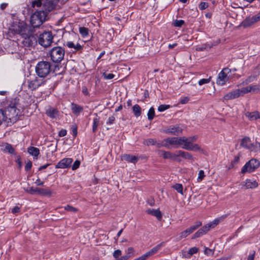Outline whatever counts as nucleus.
<instances>
[{
    "label": "nucleus",
    "mask_w": 260,
    "mask_h": 260,
    "mask_svg": "<svg viewBox=\"0 0 260 260\" xmlns=\"http://www.w3.org/2000/svg\"><path fill=\"white\" fill-rule=\"evenodd\" d=\"M19 35V45L23 47H30L37 43L36 36L32 35V29L25 23H19L17 25V34Z\"/></svg>",
    "instance_id": "1"
},
{
    "label": "nucleus",
    "mask_w": 260,
    "mask_h": 260,
    "mask_svg": "<svg viewBox=\"0 0 260 260\" xmlns=\"http://www.w3.org/2000/svg\"><path fill=\"white\" fill-rule=\"evenodd\" d=\"M16 100L13 99L6 109L5 112L0 109V125L6 121L7 118L13 122L16 120Z\"/></svg>",
    "instance_id": "2"
},
{
    "label": "nucleus",
    "mask_w": 260,
    "mask_h": 260,
    "mask_svg": "<svg viewBox=\"0 0 260 260\" xmlns=\"http://www.w3.org/2000/svg\"><path fill=\"white\" fill-rule=\"evenodd\" d=\"M45 80L43 79L35 77L32 79L26 80L22 84L21 88L22 90L26 92L36 90L40 86L45 83Z\"/></svg>",
    "instance_id": "3"
},
{
    "label": "nucleus",
    "mask_w": 260,
    "mask_h": 260,
    "mask_svg": "<svg viewBox=\"0 0 260 260\" xmlns=\"http://www.w3.org/2000/svg\"><path fill=\"white\" fill-rule=\"evenodd\" d=\"M51 66V63L49 61H39L35 68L37 75L40 78L46 77L50 72Z\"/></svg>",
    "instance_id": "4"
},
{
    "label": "nucleus",
    "mask_w": 260,
    "mask_h": 260,
    "mask_svg": "<svg viewBox=\"0 0 260 260\" xmlns=\"http://www.w3.org/2000/svg\"><path fill=\"white\" fill-rule=\"evenodd\" d=\"M47 13L44 11L35 12L30 17V22L34 27H38L45 21Z\"/></svg>",
    "instance_id": "5"
},
{
    "label": "nucleus",
    "mask_w": 260,
    "mask_h": 260,
    "mask_svg": "<svg viewBox=\"0 0 260 260\" xmlns=\"http://www.w3.org/2000/svg\"><path fill=\"white\" fill-rule=\"evenodd\" d=\"M240 145L250 152L255 153L260 152V143L255 142V143H252L250 138L248 137H245L241 140Z\"/></svg>",
    "instance_id": "6"
},
{
    "label": "nucleus",
    "mask_w": 260,
    "mask_h": 260,
    "mask_svg": "<svg viewBox=\"0 0 260 260\" xmlns=\"http://www.w3.org/2000/svg\"><path fill=\"white\" fill-rule=\"evenodd\" d=\"M65 51L59 46L52 48L49 52L51 59L54 62H60L64 58Z\"/></svg>",
    "instance_id": "7"
},
{
    "label": "nucleus",
    "mask_w": 260,
    "mask_h": 260,
    "mask_svg": "<svg viewBox=\"0 0 260 260\" xmlns=\"http://www.w3.org/2000/svg\"><path fill=\"white\" fill-rule=\"evenodd\" d=\"M180 147L183 149L191 151L201 150V147L198 144L191 143L188 137H180Z\"/></svg>",
    "instance_id": "8"
},
{
    "label": "nucleus",
    "mask_w": 260,
    "mask_h": 260,
    "mask_svg": "<svg viewBox=\"0 0 260 260\" xmlns=\"http://www.w3.org/2000/svg\"><path fill=\"white\" fill-rule=\"evenodd\" d=\"M53 36L51 31H44L40 35L38 38V42L40 45L47 47L52 43Z\"/></svg>",
    "instance_id": "9"
},
{
    "label": "nucleus",
    "mask_w": 260,
    "mask_h": 260,
    "mask_svg": "<svg viewBox=\"0 0 260 260\" xmlns=\"http://www.w3.org/2000/svg\"><path fill=\"white\" fill-rule=\"evenodd\" d=\"M260 166V162L256 159H251L243 167L241 170V173L245 174L246 173H251L254 171Z\"/></svg>",
    "instance_id": "10"
},
{
    "label": "nucleus",
    "mask_w": 260,
    "mask_h": 260,
    "mask_svg": "<svg viewBox=\"0 0 260 260\" xmlns=\"http://www.w3.org/2000/svg\"><path fill=\"white\" fill-rule=\"evenodd\" d=\"M231 72L229 68H224L219 74L216 80V83L219 85H224L229 79L228 74Z\"/></svg>",
    "instance_id": "11"
},
{
    "label": "nucleus",
    "mask_w": 260,
    "mask_h": 260,
    "mask_svg": "<svg viewBox=\"0 0 260 260\" xmlns=\"http://www.w3.org/2000/svg\"><path fill=\"white\" fill-rule=\"evenodd\" d=\"M164 132L168 134L178 136L182 133V128L179 125H172L166 127Z\"/></svg>",
    "instance_id": "12"
},
{
    "label": "nucleus",
    "mask_w": 260,
    "mask_h": 260,
    "mask_svg": "<svg viewBox=\"0 0 260 260\" xmlns=\"http://www.w3.org/2000/svg\"><path fill=\"white\" fill-rule=\"evenodd\" d=\"M162 146L169 148V145H174L176 148L180 147V137H170L164 140Z\"/></svg>",
    "instance_id": "13"
},
{
    "label": "nucleus",
    "mask_w": 260,
    "mask_h": 260,
    "mask_svg": "<svg viewBox=\"0 0 260 260\" xmlns=\"http://www.w3.org/2000/svg\"><path fill=\"white\" fill-rule=\"evenodd\" d=\"M29 192L31 194H38L42 196H51V191L48 188H42L31 187L29 189Z\"/></svg>",
    "instance_id": "14"
},
{
    "label": "nucleus",
    "mask_w": 260,
    "mask_h": 260,
    "mask_svg": "<svg viewBox=\"0 0 260 260\" xmlns=\"http://www.w3.org/2000/svg\"><path fill=\"white\" fill-rule=\"evenodd\" d=\"M201 225H202V223L200 221L197 222L196 223V224L190 226L188 229H187L186 230L180 233L179 234V237L178 238V240H180L182 238L186 237L189 235H190L191 233L193 232L196 230H197Z\"/></svg>",
    "instance_id": "15"
},
{
    "label": "nucleus",
    "mask_w": 260,
    "mask_h": 260,
    "mask_svg": "<svg viewBox=\"0 0 260 260\" xmlns=\"http://www.w3.org/2000/svg\"><path fill=\"white\" fill-rule=\"evenodd\" d=\"M259 21H260V11L252 17L246 19L243 22V25L245 27L249 26Z\"/></svg>",
    "instance_id": "16"
},
{
    "label": "nucleus",
    "mask_w": 260,
    "mask_h": 260,
    "mask_svg": "<svg viewBox=\"0 0 260 260\" xmlns=\"http://www.w3.org/2000/svg\"><path fill=\"white\" fill-rule=\"evenodd\" d=\"M73 161L71 158H64L60 160L56 165L55 168L65 169L70 166Z\"/></svg>",
    "instance_id": "17"
},
{
    "label": "nucleus",
    "mask_w": 260,
    "mask_h": 260,
    "mask_svg": "<svg viewBox=\"0 0 260 260\" xmlns=\"http://www.w3.org/2000/svg\"><path fill=\"white\" fill-rule=\"evenodd\" d=\"M258 183L255 180L246 179L241 183V185L245 189L254 188L258 186Z\"/></svg>",
    "instance_id": "18"
},
{
    "label": "nucleus",
    "mask_w": 260,
    "mask_h": 260,
    "mask_svg": "<svg viewBox=\"0 0 260 260\" xmlns=\"http://www.w3.org/2000/svg\"><path fill=\"white\" fill-rule=\"evenodd\" d=\"M164 242L160 243V244L152 248L149 251L144 254L143 255L144 256L146 259H147L149 257L151 256L154 254L156 253L159 250L160 248L164 246Z\"/></svg>",
    "instance_id": "19"
},
{
    "label": "nucleus",
    "mask_w": 260,
    "mask_h": 260,
    "mask_svg": "<svg viewBox=\"0 0 260 260\" xmlns=\"http://www.w3.org/2000/svg\"><path fill=\"white\" fill-rule=\"evenodd\" d=\"M164 242L160 243V244L152 248L149 251L144 254L143 255L144 256L146 259H147L149 257L151 256L154 254L156 253L159 250L160 248L164 246Z\"/></svg>",
    "instance_id": "20"
},
{
    "label": "nucleus",
    "mask_w": 260,
    "mask_h": 260,
    "mask_svg": "<svg viewBox=\"0 0 260 260\" xmlns=\"http://www.w3.org/2000/svg\"><path fill=\"white\" fill-rule=\"evenodd\" d=\"M239 96H240V95L239 93V89H237L226 94L224 96V100L228 101L238 98Z\"/></svg>",
    "instance_id": "21"
},
{
    "label": "nucleus",
    "mask_w": 260,
    "mask_h": 260,
    "mask_svg": "<svg viewBox=\"0 0 260 260\" xmlns=\"http://www.w3.org/2000/svg\"><path fill=\"white\" fill-rule=\"evenodd\" d=\"M1 150L5 152H8L10 154H14L15 153V149L12 146L8 143H3L0 145Z\"/></svg>",
    "instance_id": "22"
},
{
    "label": "nucleus",
    "mask_w": 260,
    "mask_h": 260,
    "mask_svg": "<svg viewBox=\"0 0 260 260\" xmlns=\"http://www.w3.org/2000/svg\"><path fill=\"white\" fill-rule=\"evenodd\" d=\"M64 45L67 46L70 49H73L75 51H80L82 49L83 47L79 44H75L72 41H67L64 43Z\"/></svg>",
    "instance_id": "23"
},
{
    "label": "nucleus",
    "mask_w": 260,
    "mask_h": 260,
    "mask_svg": "<svg viewBox=\"0 0 260 260\" xmlns=\"http://www.w3.org/2000/svg\"><path fill=\"white\" fill-rule=\"evenodd\" d=\"M71 109L72 112L76 116L79 115L80 113L82 112L83 110V107L74 103H71Z\"/></svg>",
    "instance_id": "24"
},
{
    "label": "nucleus",
    "mask_w": 260,
    "mask_h": 260,
    "mask_svg": "<svg viewBox=\"0 0 260 260\" xmlns=\"http://www.w3.org/2000/svg\"><path fill=\"white\" fill-rule=\"evenodd\" d=\"M177 157L181 156L186 159L193 160V157L192 155L187 152L182 150H179L177 151Z\"/></svg>",
    "instance_id": "25"
},
{
    "label": "nucleus",
    "mask_w": 260,
    "mask_h": 260,
    "mask_svg": "<svg viewBox=\"0 0 260 260\" xmlns=\"http://www.w3.org/2000/svg\"><path fill=\"white\" fill-rule=\"evenodd\" d=\"M27 152L29 154L33 156L35 158H37L40 154V150L39 148L34 146L29 147L27 148Z\"/></svg>",
    "instance_id": "26"
},
{
    "label": "nucleus",
    "mask_w": 260,
    "mask_h": 260,
    "mask_svg": "<svg viewBox=\"0 0 260 260\" xmlns=\"http://www.w3.org/2000/svg\"><path fill=\"white\" fill-rule=\"evenodd\" d=\"M162 157L165 159H171L173 160H177V152L173 153L170 151H164L162 152Z\"/></svg>",
    "instance_id": "27"
},
{
    "label": "nucleus",
    "mask_w": 260,
    "mask_h": 260,
    "mask_svg": "<svg viewBox=\"0 0 260 260\" xmlns=\"http://www.w3.org/2000/svg\"><path fill=\"white\" fill-rule=\"evenodd\" d=\"M146 212L150 215L156 217L158 220H160L162 218V214L158 209H148Z\"/></svg>",
    "instance_id": "28"
},
{
    "label": "nucleus",
    "mask_w": 260,
    "mask_h": 260,
    "mask_svg": "<svg viewBox=\"0 0 260 260\" xmlns=\"http://www.w3.org/2000/svg\"><path fill=\"white\" fill-rule=\"evenodd\" d=\"M123 160H126L128 162L136 163L137 162L138 158L136 156L130 155V154H124L122 156Z\"/></svg>",
    "instance_id": "29"
},
{
    "label": "nucleus",
    "mask_w": 260,
    "mask_h": 260,
    "mask_svg": "<svg viewBox=\"0 0 260 260\" xmlns=\"http://www.w3.org/2000/svg\"><path fill=\"white\" fill-rule=\"evenodd\" d=\"M46 114L52 118H55L58 115V112L54 108H49L46 111Z\"/></svg>",
    "instance_id": "30"
},
{
    "label": "nucleus",
    "mask_w": 260,
    "mask_h": 260,
    "mask_svg": "<svg viewBox=\"0 0 260 260\" xmlns=\"http://www.w3.org/2000/svg\"><path fill=\"white\" fill-rule=\"evenodd\" d=\"M246 116L248 117V118L250 120H256L258 118H260V114L257 111L248 113L246 114Z\"/></svg>",
    "instance_id": "31"
},
{
    "label": "nucleus",
    "mask_w": 260,
    "mask_h": 260,
    "mask_svg": "<svg viewBox=\"0 0 260 260\" xmlns=\"http://www.w3.org/2000/svg\"><path fill=\"white\" fill-rule=\"evenodd\" d=\"M133 111L136 117H139L141 114V108L139 105L136 104L133 107Z\"/></svg>",
    "instance_id": "32"
},
{
    "label": "nucleus",
    "mask_w": 260,
    "mask_h": 260,
    "mask_svg": "<svg viewBox=\"0 0 260 260\" xmlns=\"http://www.w3.org/2000/svg\"><path fill=\"white\" fill-rule=\"evenodd\" d=\"M79 31L83 38H85L89 35V29L86 27H80Z\"/></svg>",
    "instance_id": "33"
},
{
    "label": "nucleus",
    "mask_w": 260,
    "mask_h": 260,
    "mask_svg": "<svg viewBox=\"0 0 260 260\" xmlns=\"http://www.w3.org/2000/svg\"><path fill=\"white\" fill-rule=\"evenodd\" d=\"M256 76L254 75H250L241 84V85H247L249 83L252 82L256 79Z\"/></svg>",
    "instance_id": "34"
},
{
    "label": "nucleus",
    "mask_w": 260,
    "mask_h": 260,
    "mask_svg": "<svg viewBox=\"0 0 260 260\" xmlns=\"http://www.w3.org/2000/svg\"><path fill=\"white\" fill-rule=\"evenodd\" d=\"M16 35V31L14 29L10 28L8 32V36L9 39L11 40H13L15 39Z\"/></svg>",
    "instance_id": "35"
},
{
    "label": "nucleus",
    "mask_w": 260,
    "mask_h": 260,
    "mask_svg": "<svg viewBox=\"0 0 260 260\" xmlns=\"http://www.w3.org/2000/svg\"><path fill=\"white\" fill-rule=\"evenodd\" d=\"M240 96H243L244 94L250 92L249 86L239 89Z\"/></svg>",
    "instance_id": "36"
},
{
    "label": "nucleus",
    "mask_w": 260,
    "mask_h": 260,
    "mask_svg": "<svg viewBox=\"0 0 260 260\" xmlns=\"http://www.w3.org/2000/svg\"><path fill=\"white\" fill-rule=\"evenodd\" d=\"M99 118H98L97 117L95 118H94L93 119V124H92V132L93 133H95L96 131L98 126L99 125Z\"/></svg>",
    "instance_id": "37"
},
{
    "label": "nucleus",
    "mask_w": 260,
    "mask_h": 260,
    "mask_svg": "<svg viewBox=\"0 0 260 260\" xmlns=\"http://www.w3.org/2000/svg\"><path fill=\"white\" fill-rule=\"evenodd\" d=\"M42 0H29V2L31 4V6L33 8L36 7H40L42 5Z\"/></svg>",
    "instance_id": "38"
},
{
    "label": "nucleus",
    "mask_w": 260,
    "mask_h": 260,
    "mask_svg": "<svg viewBox=\"0 0 260 260\" xmlns=\"http://www.w3.org/2000/svg\"><path fill=\"white\" fill-rule=\"evenodd\" d=\"M155 115L154 109L153 107H151L149 109L148 112L147 113L148 119L149 120H151L153 119Z\"/></svg>",
    "instance_id": "39"
},
{
    "label": "nucleus",
    "mask_w": 260,
    "mask_h": 260,
    "mask_svg": "<svg viewBox=\"0 0 260 260\" xmlns=\"http://www.w3.org/2000/svg\"><path fill=\"white\" fill-rule=\"evenodd\" d=\"M173 188L175 189L176 191H177L179 193L183 194V186L181 184L177 183L175 184L173 186Z\"/></svg>",
    "instance_id": "40"
},
{
    "label": "nucleus",
    "mask_w": 260,
    "mask_h": 260,
    "mask_svg": "<svg viewBox=\"0 0 260 260\" xmlns=\"http://www.w3.org/2000/svg\"><path fill=\"white\" fill-rule=\"evenodd\" d=\"M250 92H259V85H251L249 86Z\"/></svg>",
    "instance_id": "41"
},
{
    "label": "nucleus",
    "mask_w": 260,
    "mask_h": 260,
    "mask_svg": "<svg viewBox=\"0 0 260 260\" xmlns=\"http://www.w3.org/2000/svg\"><path fill=\"white\" fill-rule=\"evenodd\" d=\"M156 143V141L154 139H148L144 141V144L146 145H153Z\"/></svg>",
    "instance_id": "42"
},
{
    "label": "nucleus",
    "mask_w": 260,
    "mask_h": 260,
    "mask_svg": "<svg viewBox=\"0 0 260 260\" xmlns=\"http://www.w3.org/2000/svg\"><path fill=\"white\" fill-rule=\"evenodd\" d=\"M64 210L71 212H76L78 211V209L77 208H74L69 205L64 206Z\"/></svg>",
    "instance_id": "43"
},
{
    "label": "nucleus",
    "mask_w": 260,
    "mask_h": 260,
    "mask_svg": "<svg viewBox=\"0 0 260 260\" xmlns=\"http://www.w3.org/2000/svg\"><path fill=\"white\" fill-rule=\"evenodd\" d=\"M184 23V21L183 20H175L173 22V25L176 27H181Z\"/></svg>",
    "instance_id": "44"
},
{
    "label": "nucleus",
    "mask_w": 260,
    "mask_h": 260,
    "mask_svg": "<svg viewBox=\"0 0 260 260\" xmlns=\"http://www.w3.org/2000/svg\"><path fill=\"white\" fill-rule=\"evenodd\" d=\"M171 107L169 105H161L158 107V111L159 112H163Z\"/></svg>",
    "instance_id": "45"
},
{
    "label": "nucleus",
    "mask_w": 260,
    "mask_h": 260,
    "mask_svg": "<svg viewBox=\"0 0 260 260\" xmlns=\"http://www.w3.org/2000/svg\"><path fill=\"white\" fill-rule=\"evenodd\" d=\"M211 47V46L209 45L205 44L202 46H197L196 48V50L199 51H203L207 49L210 48Z\"/></svg>",
    "instance_id": "46"
},
{
    "label": "nucleus",
    "mask_w": 260,
    "mask_h": 260,
    "mask_svg": "<svg viewBox=\"0 0 260 260\" xmlns=\"http://www.w3.org/2000/svg\"><path fill=\"white\" fill-rule=\"evenodd\" d=\"M104 78L106 80H110L114 78L115 75L112 73H104L103 75Z\"/></svg>",
    "instance_id": "47"
},
{
    "label": "nucleus",
    "mask_w": 260,
    "mask_h": 260,
    "mask_svg": "<svg viewBox=\"0 0 260 260\" xmlns=\"http://www.w3.org/2000/svg\"><path fill=\"white\" fill-rule=\"evenodd\" d=\"M214 252V249H211L209 248H205L204 254L207 255H213Z\"/></svg>",
    "instance_id": "48"
},
{
    "label": "nucleus",
    "mask_w": 260,
    "mask_h": 260,
    "mask_svg": "<svg viewBox=\"0 0 260 260\" xmlns=\"http://www.w3.org/2000/svg\"><path fill=\"white\" fill-rule=\"evenodd\" d=\"M203 230H201V229H200L198 230L193 236L192 239H195L198 237H201V236L204 235V232L202 231Z\"/></svg>",
    "instance_id": "49"
},
{
    "label": "nucleus",
    "mask_w": 260,
    "mask_h": 260,
    "mask_svg": "<svg viewBox=\"0 0 260 260\" xmlns=\"http://www.w3.org/2000/svg\"><path fill=\"white\" fill-rule=\"evenodd\" d=\"M211 80V77L208 78V79H202L199 81V85H202L205 84H207L210 82Z\"/></svg>",
    "instance_id": "50"
},
{
    "label": "nucleus",
    "mask_w": 260,
    "mask_h": 260,
    "mask_svg": "<svg viewBox=\"0 0 260 260\" xmlns=\"http://www.w3.org/2000/svg\"><path fill=\"white\" fill-rule=\"evenodd\" d=\"M208 7V4L206 2H201L199 5V8L200 10H205Z\"/></svg>",
    "instance_id": "51"
},
{
    "label": "nucleus",
    "mask_w": 260,
    "mask_h": 260,
    "mask_svg": "<svg viewBox=\"0 0 260 260\" xmlns=\"http://www.w3.org/2000/svg\"><path fill=\"white\" fill-rule=\"evenodd\" d=\"M199 249L196 247H191L188 250L189 254L192 256V254L197 253L198 252Z\"/></svg>",
    "instance_id": "52"
},
{
    "label": "nucleus",
    "mask_w": 260,
    "mask_h": 260,
    "mask_svg": "<svg viewBox=\"0 0 260 260\" xmlns=\"http://www.w3.org/2000/svg\"><path fill=\"white\" fill-rule=\"evenodd\" d=\"M225 215H223L222 216H220L219 217H218L216 219H215L213 221L215 223V224H218L219 222L223 221V219L225 218Z\"/></svg>",
    "instance_id": "53"
},
{
    "label": "nucleus",
    "mask_w": 260,
    "mask_h": 260,
    "mask_svg": "<svg viewBox=\"0 0 260 260\" xmlns=\"http://www.w3.org/2000/svg\"><path fill=\"white\" fill-rule=\"evenodd\" d=\"M80 165V161L78 160H76L73 164L72 167V169L73 170H75L78 169Z\"/></svg>",
    "instance_id": "54"
},
{
    "label": "nucleus",
    "mask_w": 260,
    "mask_h": 260,
    "mask_svg": "<svg viewBox=\"0 0 260 260\" xmlns=\"http://www.w3.org/2000/svg\"><path fill=\"white\" fill-rule=\"evenodd\" d=\"M205 175H204V172L203 170H200L198 174V180L199 182L201 181L204 178Z\"/></svg>",
    "instance_id": "55"
},
{
    "label": "nucleus",
    "mask_w": 260,
    "mask_h": 260,
    "mask_svg": "<svg viewBox=\"0 0 260 260\" xmlns=\"http://www.w3.org/2000/svg\"><path fill=\"white\" fill-rule=\"evenodd\" d=\"M115 120V117L114 116H111L109 117L108 120L106 122L107 124H112L114 123Z\"/></svg>",
    "instance_id": "56"
},
{
    "label": "nucleus",
    "mask_w": 260,
    "mask_h": 260,
    "mask_svg": "<svg viewBox=\"0 0 260 260\" xmlns=\"http://www.w3.org/2000/svg\"><path fill=\"white\" fill-rule=\"evenodd\" d=\"M189 98L188 96L183 97L180 99L179 102L181 104H185L189 101Z\"/></svg>",
    "instance_id": "57"
},
{
    "label": "nucleus",
    "mask_w": 260,
    "mask_h": 260,
    "mask_svg": "<svg viewBox=\"0 0 260 260\" xmlns=\"http://www.w3.org/2000/svg\"><path fill=\"white\" fill-rule=\"evenodd\" d=\"M32 167V162L31 161L28 160L27 161L25 166V170L26 171H28L30 170Z\"/></svg>",
    "instance_id": "58"
},
{
    "label": "nucleus",
    "mask_w": 260,
    "mask_h": 260,
    "mask_svg": "<svg viewBox=\"0 0 260 260\" xmlns=\"http://www.w3.org/2000/svg\"><path fill=\"white\" fill-rule=\"evenodd\" d=\"M121 255V251L119 249L115 250L113 254L114 257H115V258H118Z\"/></svg>",
    "instance_id": "59"
},
{
    "label": "nucleus",
    "mask_w": 260,
    "mask_h": 260,
    "mask_svg": "<svg viewBox=\"0 0 260 260\" xmlns=\"http://www.w3.org/2000/svg\"><path fill=\"white\" fill-rule=\"evenodd\" d=\"M67 134V132L64 129H61L58 133V136L60 137L65 136Z\"/></svg>",
    "instance_id": "60"
},
{
    "label": "nucleus",
    "mask_w": 260,
    "mask_h": 260,
    "mask_svg": "<svg viewBox=\"0 0 260 260\" xmlns=\"http://www.w3.org/2000/svg\"><path fill=\"white\" fill-rule=\"evenodd\" d=\"M82 92L85 95H89L88 90L86 86H83L82 87Z\"/></svg>",
    "instance_id": "61"
},
{
    "label": "nucleus",
    "mask_w": 260,
    "mask_h": 260,
    "mask_svg": "<svg viewBox=\"0 0 260 260\" xmlns=\"http://www.w3.org/2000/svg\"><path fill=\"white\" fill-rule=\"evenodd\" d=\"M182 257L185 258H189L191 257L190 254H189L188 251L187 252L185 251H182Z\"/></svg>",
    "instance_id": "62"
},
{
    "label": "nucleus",
    "mask_w": 260,
    "mask_h": 260,
    "mask_svg": "<svg viewBox=\"0 0 260 260\" xmlns=\"http://www.w3.org/2000/svg\"><path fill=\"white\" fill-rule=\"evenodd\" d=\"M188 138L190 140V142L191 143H193V142H196L197 140L198 137L197 136H193L189 137Z\"/></svg>",
    "instance_id": "63"
},
{
    "label": "nucleus",
    "mask_w": 260,
    "mask_h": 260,
    "mask_svg": "<svg viewBox=\"0 0 260 260\" xmlns=\"http://www.w3.org/2000/svg\"><path fill=\"white\" fill-rule=\"evenodd\" d=\"M255 256V252L253 251L251 253H250L248 256V260H254Z\"/></svg>",
    "instance_id": "64"
}]
</instances>
